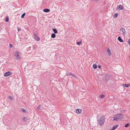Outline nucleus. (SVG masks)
I'll return each mask as SVG.
<instances>
[{
  "label": "nucleus",
  "mask_w": 130,
  "mask_h": 130,
  "mask_svg": "<svg viewBox=\"0 0 130 130\" xmlns=\"http://www.w3.org/2000/svg\"><path fill=\"white\" fill-rule=\"evenodd\" d=\"M12 74L11 72L10 71H8L4 74V76L6 77H7L9 75H11Z\"/></svg>",
  "instance_id": "nucleus-5"
},
{
  "label": "nucleus",
  "mask_w": 130,
  "mask_h": 130,
  "mask_svg": "<svg viewBox=\"0 0 130 130\" xmlns=\"http://www.w3.org/2000/svg\"><path fill=\"white\" fill-rule=\"evenodd\" d=\"M9 18H8L7 17L5 19V21L6 22H7L9 21Z\"/></svg>",
  "instance_id": "nucleus-27"
},
{
  "label": "nucleus",
  "mask_w": 130,
  "mask_h": 130,
  "mask_svg": "<svg viewBox=\"0 0 130 130\" xmlns=\"http://www.w3.org/2000/svg\"><path fill=\"white\" fill-rule=\"evenodd\" d=\"M21 111L24 112H26V110L24 109L23 108H21Z\"/></svg>",
  "instance_id": "nucleus-19"
},
{
  "label": "nucleus",
  "mask_w": 130,
  "mask_h": 130,
  "mask_svg": "<svg viewBox=\"0 0 130 130\" xmlns=\"http://www.w3.org/2000/svg\"><path fill=\"white\" fill-rule=\"evenodd\" d=\"M8 98L9 99L11 100H13L12 97L11 96H10V95L8 96Z\"/></svg>",
  "instance_id": "nucleus-20"
},
{
  "label": "nucleus",
  "mask_w": 130,
  "mask_h": 130,
  "mask_svg": "<svg viewBox=\"0 0 130 130\" xmlns=\"http://www.w3.org/2000/svg\"><path fill=\"white\" fill-rule=\"evenodd\" d=\"M120 32L121 34H123L124 35L125 34V29L123 28H121L120 29Z\"/></svg>",
  "instance_id": "nucleus-4"
},
{
  "label": "nucleus",
  "mask_w": 130,
  "mask_h": 130,
  "mask_svg": "<svg viewBox=\"0 0 130 130\" xmlns=\"http://www.w3.org/2000/svg\"><path fill=\"white\" fill-rule=\"evenodd\" d=\"M35 38L36 40L37 41L39 40L40 39V38L39 37H37V36L35 37Z\"/></svg>",
  "instance_id": "nucleus-18"
},
{
  "label": "nucleus",
  "mask_w": 130,
  "mask_h": 130,
  "mask_svg": "<svg viewBox=\"0 0 130 130\" xmlns=\"http://www.w3.org/2000/svg\"><path fill=\"white\" fill-rule=\"evenodd\" d=\"M129 123H127L124 126V127H127L128 126H129Z\"/></svg>",
  "instance_id": "nucleus-24"
},
{
  "label": "nucleus",
  "mask_w": 130,
  "mask_h": 130,
  "mask_svg": "<svg viewBox=\"0 0 130 130\" xmlns=\"http://www.w3.org/2000/svg\"><path fill=\"white\" fill-rule=\"evenodd\" d=\"M117 9H118L119 10H121L122 9H124L123 7L121 5H119L117 6Z\"/></svg>",
  "instance_id": "nucleus-6"
},
{
  "label": "nucleus",
  "mask_w": 130,
  "mask_h": 130,
  "mask_svg": "<svg viewBox=\"0 0 130 130\" xmlns=\"http://www.w3.org/2000/svg\"><path fill=\"white\" fill-rule=\"evenodd\" d=\"M124 118V115L123 114H118L115 115L113 117L114 120L117 121L119 119H123Z\"/></svg>",
  "instance_id": "nucleus-1"
},
{
  "label": "nucleus",
  "mask_w": 130,
  "mask_h": 130,
  "mask_svg": "<svg viewBox=\"0 0 130 130\" xmlns=\"http://www.w3.org/2000/svg\"><path fill=\"white\" fill-rule=\"evenodd\" d=\"M118 40L120 42H122L123 41V40L121 39V37L120 36L118 38Z\"/></svg>",
  "instance_id": "nucleus-9"
},
{
  "label": "nucleus",
  "mask_w": 130,
  "mask_h": 130,
  "mask_svg": "<svg viewBox=\"0 0 130 130\" xmlns=\"http://www.w3.org/2000/svg\"><path fill=\"white\" fill-rule=\"evenodd\" d=\"M35 38L37 36V34L36 33H35L34 34Z\"/></svg>",
  "instance_id": "nucleus-32"
},
{
  "label": "nucleus",
  "mask_w": 130,
  "mask_h": 130,
  "mask_svg": "<svg viewBox=\"0 0 130 130\" xmlns=\"http://www.w3.org/2000/svg\"><path fill=\"white\" fill-rule=\"evenodd\" d=\"M107 51L108 54L109 55L111 54V53L110 52V50L109 48H108L107 49Z\"/></svg>",
  "instance_id": "nucleus-11"
},
{
  "label": "nucleus",
  "mask_w": 130,
  "mask_h": 130,
  "mask_svg": "<svg viewBox=\"0 0 130 130\" xmlns=\"http://www.w3.org/2000/svg\"><path fill=\"white\" fill-rule=\"evenodd\" d=\"M115 130V129H113V128H112V129H110V130Z\"/></svg>",
  "instance_id": "nucleus-35"
},
{
  "label": "nucleus",
  "mask_w": 130,
  "mask_h": 130,
  "mask_svg": "<svg viewBox=\"0 0 130 130\" xmlns=\"http://www.w3.org/2000/svg\"><path fill=\"white\" fill-rule=\"evenodd\" d=\"M118 13H115L113 15V18H116L118 16Z\"/></svg>",
  "instance_id": "nucleus-12"
},
{
  "label": "nucleus",
  "mask_w": 130,
  "mask_h": 130,
  "mask_svg": "<svg viewBox=\"0 0 130 130\" xmlns=\"http://www.w3.org/2000/svg\"><path fill=\"white\" fill-rule=\"evenodd\" d=\"M124 86L126 87H130V84H125L124 85Z\"/></svg>",
  "instance_id": "nucleus-16"
},
{
  "label": "nucleus",
  "mask_w": 130,
  "mask_h": 130,
  "mask_svg": "<svg viewBox=\"0 0 130 130\" xmlns=\"http://www.w3.org/2000/svg\"><path fill=\"white\" fill-rule=\"evenodd\" d=\"M93 67L94 69H96L97 67V65L95 64H94L93 65Z\"/></svg>",
  "instance_id": "nucleus-15"
},
{
  "label": "nucleus",
  "mask_w": 130,
  "mask_h": 130,
  "mask_svg": "<svg viewBox=\"0 0 130 130\" xmlns=\"http://www.w3.org/2000/svg\"><path fill=\"white\" fill-rule=\"evenodd\" d=\"M105 96V95L103 94L100 95V98L102 99Z\"/></svg>",
  "instance_id": "nucleus-23"
},
{
  "label": "nucleus",
  "mask_w": 130,
  "mask_h": 130,
  "mask_svg": "<svg viewBox=\"0 0 130 130\" xmlns=\"http://www.w3.org/2000/svg\"><path fill=\"white\" fill-rule=\"evenodd\" d=\"M128 43V44L130 45V38L127 41Z\"/></svg>",
  "instance_id": "nucleus-28"
},
{
  "label": "nucleus",
  "mask_w": 130,
  "mask_h": 130,
  "mask_svg": "<svg viewBox=\"0 0 130 130\" xmlns=\"http://www.w3.org/2000/svg\"><path fill=\"white\" fill-rule=\"evenodd\" d=\"M21 29L20 28H18V31H20L21 30Z\"/></svg>",
  "instance_id": "nucleus-31"
},
{
  "label": "nucleus",
  "mask_w": 130,
  "mask_h": 130,
  "mask_svg": "<svg viewBox=\"0 0 130 130\" xmlns=\"http://www.w3.org/2000/svg\"><path fill=\"white\" fill-rule=\"evenodd\" d=\"M50 10L48 9L45 8L43 9V11L45 12H50Z\"/></svg>",
  "instance_id": "nucleus-10"
},
{
  "label": "nucleus",
  "mask_w": 130,
  "mask_h": 130,
  "mask_svg": "<svg viewBox=\"0 0 130 130\" xmlns=\"http://www.w3.org/2000/svg\"><path fill=\"white\" fill-rule=\"evenodd\" d=\"M14 56L16 60H20L21 59V53L19 51H15L14 52Z\"/></svg>",
  "instance_id": "nucleus-2"
},
{
  "label": "nucleus",
  "mask_w": 130,
  "mask_h": 130,
  "mask_svg": "<svg viewBox=\"0 0 130 130\" xmlns=\"http://www.w3.org/2000/svg\"><path fill=\"white\" fill-rule=\"evenodd\" d=\"M120 111H121V112H122L124 113L125 112V111L124 110H121Z\"/></svg>",
  "instance_id": "nucleus-29"
},
{
  "label": "nucleus",
  "mask_w": 130,
  "mask_h": 130,
  "mask_svg": "<svg viewBox=\"0 0 130 130\" xmlns=\"http://www.w3.org/2000/svg\"><path fill=\"white\" fill-rule=\"evenodd\" d=\"M105 122V117L104 116H102L100 118L99 123L100 126L102 125Z\"/></svg>",
  "instance_id": "nucleus-3"
},
{
  "label": "nucleus",
  "mask_w": 130,
  "mask_h": 130,
  "mask_svg": "<svg viewBox=\"0 0 130 130\" xmlns=\"http://www.w3.org/2000/svg\"><path fill=\"white\" fill-rule=\"evenodd\" d=\"M23 119L24 121H26L28 120V118H27V117H23Z\"/></svg>",
  "instance_id": "nucleus-17"
},
{
  "label": "nucleus",
  "mask_w": 130,
  "mask_h": 130,
  "mask_svg": "<svg viewBox=\"0 0 130 130\" xmlns=\"http://www.w3.org/2000/svg\"><path fill=\"white\" fill-rule=\"evenodd\" d=\"M115 130V129H113V128H112V129H110V130Z\"/></svg>",
  "instance_id": "nucleus-34"
},
{
  "label": "nucleus",
  "mask_w": 130,
  "mask_h": 130,
  "mask_svg": "<svg viewBox=\"0 0 130 130\" xmlns=\"http://www.w3.org/2000/svg\"><path fill=\"white\" fill-rule=\"evenodd\" d=\"M76 111V112L77 113L79 114L81 112L82 110L81 109H77Z\"/></svg>",
  "instance_id": "nucleus-8"
},
{
  "label": "nucleus",
  "mask_w": 130,
  "mask_h": 130,
  "mask_svg": "<svg viewBox=\"0 0 130 130\" xmlns=\"http://www.w3.org/2000/svg\"><path fill=\"white\" fill-rule=\"evenodd\" d=\"M41 105H39L37 107V109L38 110L39 109L41 108Z\"/></svg>",
  "instance_id": "nucleus-26"
},
{
  "label": "nucleus",
  "mask_w": 130,
  "mask_h": 130,
  "mask_svg": "<svg viewBox=\"0 0 130 130\" xmlns=\"http://www.w3.org/2000/svg\"><path fill=\"white\" fill-rule=\"evenodd\" d=\"M98 67L100 69L101 67V66L100 65H99L98 66Z\"/></svg>",
  "instance_id": "nucleus-33"
},
{
  "label": "nucleus",
  "mask_w": 130,
  "mask_h": 130,
  "mask_svg": "<svg viewBox=\"0 0 130 130\" xmlns=\"http://www.w3.org/2000/svg\"><path fill=\"white\" fill-rule=\"evenodd\" d=\"M25 15V13H24L21 16V18H24V17Z\"/></svg>",
  "instance_id": "nucleus-22"
},
{
  "label": "nucleus",
  "mask_w": 130,
  "mask_h": 130,
  "mask_svg": "<svg viewBox=\"0 0 130 130\" xmlns=\"http://www.w3.org/2000/svg\"><path fill=\"white\" fill-rule=\"evenodd\" d=\"M51 37L52 38H54L56 37V35L55 34L53 33L51 35Z\"/></svg>",
  "instance_id": "nucleus-14"
},
{
  "label": "nucleus",
  "mask_w": 130,
  "mask_h": 130,
  "mask_svg": "<svg viewBox=\"0 0 130 130\" xmlns=\"http://www.w3.org/2000/svg\"><path fill=\"white\" fill-rule=\"evenodd\" d=\"M67 75H70L71 76L74 77H75L76 78V77L73 74L71 73L68 72L66 74Z\"/></svg>",
  "instance_id": "nucleus-7"
},
{
  "label": "nucleus",
  "mask_w": 130,
  "mask_h": 130,
  "mask_svg": "<svg viewBox=\"0 0 130 130\" xmlns=\"http://www.w3.org/2000/svg\"><path fill=\"white\" fill-rule=\"evenodd\" d=\"M53 30L55 34H57V30L55 28H53Z\"/></svg>",
  "instance_id": "nucleus-13"
},
{
  "label": "nucleus",
  "mask_w": 130,
  "mask_h": 130,
  "mask_svg": "<svg viewBox=\"0 0 130 130\" xmlns=\"http://www.w3.org/2000/svg\"><path fill=\"white\" fill-rule=\"evenodd\" d=\"M9 46H10V48L12 47H13V45H12L11 44H9Z\"/></svg>",
  "instance_id": "nucleus-30"
},
{
  "label": "nucleus",
  "mask_w": 130,
  "mask_h": 130,
  "mask_svg": "<svg viewBox=\"0 0 130 130\" xmlns=\"http://www.w3.org/2000/svg\"><path fill=\"white\" fill-rule=\"evenodd\" d=\"M115 130V129H113V128H112V129H110V130Z\"/></svg>",
  "instance_id": "nucleus-36"
},
{
  "label": "nucleus",
  "mask_w": 130,
  "mask_h": 130,
  "mask_svg": "<svg viewBox=\"0 0 130 130\" xmlns=\"http://www.w3.org/2000/svg\"><path fill=\"white\" fill-rule=\"evenodd\" d=\"M82 43V41H80L79 42H77V44L78 45H79L81 44Z\"/></svg>",
  "instance_id": "nucleus-25"
},
{
  "label": "nucleus",
  "mask_w": 130,
  "mask_h": 130,
  "mask_svg": "<svg viewBox=\"0 0 130 130\" xmlns=\"http://www.w3.org/2000/svg\"><path fill=\"white\" fill-rule=\"evenodd\" d=\"M118 125H116L113 126V128L114 129H115L118 127Z\"/></svg>",
  "instance_id": "nucleus-21"
}]
</instances>
